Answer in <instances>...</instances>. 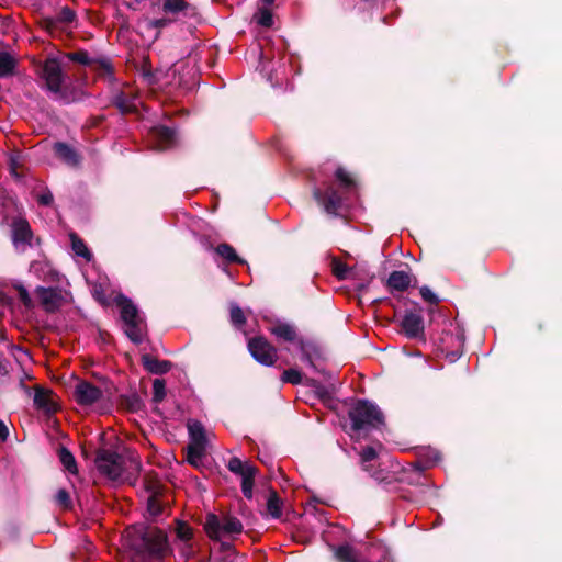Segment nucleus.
Masks as SVG:
<instances>
[{
	"label": "nucleus",
	"instance_id": "nucleus-1",
	"mask_svg": "<svg viewBox=\"0 0 562 562\" xmlns=\"http://www.w3.org/2000/svg\"><path fill=\"white\" fill-rule=\"evenodd\" d=\"M95 463L99 471L112 481L132 483L140 469L137 456H120L108 450L98 454Z\"/></svg>",
	"mask_w": 562,
	"mask_h": 562
},
{
	"label": "nucleus",
	"instance_id": "nucleus-2",
	"mask_svg": "<svg viewBox=\"0 0 562 562\" xmlns=\"http://www.w3.org/2000/svg\"><path fill=\"white\" fill-rule=\"evenodd\" d=\"M133 543L139 544L131 553L130 562H162L168 552L167 536L160 529H146Z\"/></svg>",
	"mask_w": 562,
	"mask_h": 562
},
{
	"label": "nucleus",
	"instance_id": "nucleus-3",
	"mask_svg": "<svg viewBox=\"0 0 562 562\" xmlns=\"http://www.w3.org/2000/svg\"><path fill=\"white\" fill-rule=\"evenodd\" d=\"M349 418L355 432L375 428L383 423L381 411L368 401H358L349 411Z\"/></svg>",
	"mask_w": 562,
	"mask_h": 562
},
{
	"label": "nucleus",
	"instance_id": "nucleus-4",
	"mask_svg": "<svg viewBox=\"0 0 562 562\" xmlns=\"http://www.w3.org/2000/svg\"><path fill=\"white\" fill-rule=\"evenodd\" d=\"M116 304L121 310L124 330L127 337L135 344L143 341L144 325L137 307L125 296L119 295Z\"/></svg>",
	"mask_w": 562,
	"mask_h": 562
},
{
	"label": "nucleus",
	"instance_id": "nucleus-5",
	"mask_svg": "<svg viewBox=\"0 0 562 562\" xmlns=\"http://www.w3.org/2000/svg\"><path fill=\"white\" fill-rule=\"evenodd\" d=\"M43 76L48 90L53 92L57 99L65 102H74L79 99V95L69 94L67 92V88L64 86L61 66L56 58H49L45 61Z\"/></svg>",
	"mask_w": 562,
	"mask_h": 562
},
{
	"label": "nucleus",
	"instance_id": "nucleus-6",
	"mask_svg": "<svg viewBox=\"0 0 562 562\" xmlns=\"http://www.w3.org/2000/svg\"><path fill=\"white\" fill-rule=\"evenodd\" d=\"M207 536L213 540H220L225 536L238 535L243 531L239 519L231 516L220 518L214 514H207L204 522Z\"/></svg>",
	"mask_w": 562,
	"mask_h": 562
},
{
	"label": "nucleus",
	"instance_id": "nucleus-7",
	"mask_svg": "<svg viewBox=\"0 0 562 562\" xmlns=\"http://www.w3.org/2000/svg\"><path fill=\"white\" fill-rule=\"evenodd\" d=\"M161 11L165 13L164 18L147 20L145 22L146 27H150L158 31L162 27L168 26L170 23L176 21L180 15H189L192 11L191 5L184 0H160Z\"/></svg>",
	"mask_w": 562,
	"mask_h": 562
},
{
	"label": "nucleus",
	"instance_id": "nucleus-8",
	"mask_svg": "<svg viewBox=\"0 0 562 562\" xmlns=\"http://www.w3.org/2000/svg\"><path fill=\"white\" fill-rule=\"evenodd\" d=\"M190 442L188 445L187 460L190 464L198 467L205 454L206 437L202 424L198 420L188 422Z\"/></svg>",
	"mask_w": 562,
	"mask_h": 562
},
{
	"label": "nucleus",
	"instance_id": "nucleus-9",
	"mask_svg": "<svg viewBox=\"0 0 562 562\" xmlns=\"http://www.w3.org/2000/svg\"><path fill=\"white\" fill-rule=\"evenodd\" d=\"M251 356L263 366H272L277 360V350L265 338L255 337L248 341Z\"/></svg>",
	"mask_w": 562,
	"mask_h": 562
},
{
	"label": "nucleus",
	"instance_id": "nucleus-10",
	"mask_svg": "<svg viewBox=\"0 0 562 562\" xmlns=\"http://www.w3.org/2000/svg\"><path fill=\"white\" fill-rule=\"evenodd\" d=\"M37 296L42 306L47 312H54L58 310L67 299V293L57 288H44L38 286L36 289Z\"/></svg>",
	"mask_w": 562,
	"mask_h": 562
},
{
	"label": "nucleus",
	"instance_id": "nucleus-11",
	"mask_svg": "<svg viewBox=\"0 0 562 562\" xmlns=\"http://www.w3.org/2000/svg\"><path fill=\"white\" fill-rule=\"evenodd\" d=\"M102 396V391L89 382L80 381L74 390V397L81 406H90L97 403Z\"/></svg>",
	"mask_w": 562,
	"mask_h": 562
},
{
	"label": "nucleus",
	"instance_id": "nucleus-12",
	"mask_svg": "<svg viewBox=\"0 0 562 562\" xmlns=\"http://www.w3.org/2000/svg\"><path fill=\"white\" fill-rule=\"evenodd\" d=\"M31 239L32 232L29 223L23 218L15 220L12 225V240L15 248L24 251L31 245Z\"/></svg>",
	"mask_w": 562,
	"mask_h": 562
},
{
	"label": "nucleus",
	"instance_id": "nucleus-13",
	"mask_svg": "<svg viewBox=\"0 0 562 562\" xmlns=\"http://www.w3.org/2000/svg\"><path fill=\"white\" fill-rule=\"evenodd\" d=\"M401 327L409 338H422L424 336V318L419 313H405L401 321Z\"/></svg>",
	"mask_w": 562,
	"mask_h": 562
},
{
	"label": "nucleus",
	"instance_id": "nucleus-14",
	"mask_svg": "<svg viewBox=\"0 0 562 562\" xmlns=\"http://www.w3.org/2000/svg\"><path fill=\"white\" fill-rule=\"evenodd\" d=\"M151 138L156 149L165 150L177 144L176 132L167 126H155L151 128Z\"/></svg>",
	"mask_w": 562,
	"mask_h": 562
},
{
	"label": "nucleus",
	"instance_id": "nucleus-15",
	"mask_svg": "<svg viewBox=\"0 0 562 562\" xmlns=\"http://www.w3.org/2000/svg\"><path fill=\"white\" fill-rule=\"evenodd\" d=\"M314 198L329 214H335L342 205L340 195L333 188H328L325 193L318 189L314 190Z\"/></svg>",
	"mask_w": 562,
	"mask_h": 562
},
{
	"label": "nucleus",
	"instance_id": "nucleus-16",
	"mask_svg": "<svg viewBox=\"0 0 562 562\" xmlns=\"http://www.w3.org/2000/svg\"><path fill=\"white\" fill-rule=\"evenodd\" d=\"M35 393L33 397L34 406L44 413L50 414L57 411L58 406L54 398L53 393L40 385L35 386Z\"/></svg>",
	"mask_w": 562,
	"mask_h": 562
},
{
	"label": "nucleus",
	"instance_id": "nucleus-17",
	"mask_svg": "<svg viewBox=\"0 0 562 562\" xmlns=\"http://www.w3.org/2000/svg\"><path fill=\"white\" fill-rule=\"evenodd\" d=\"M30 271L38 279L48 283H59L60 274L46 260H36L31 263Z\"/></svg>",
	"mask_w": 562,
	"mask_h": 562
},
{
	"label": "nucleus",
	"instance_id": "nucleus-18",
	"mask_svg": "<svg viewBox=\"0 0 562 562\" xmlns=\"http://www.w3.org/2000/svg\"><path fill=\"white\" fill-rule=\"evenodd\" d=\"M66 57L71 61L90 66L93 69L101 71L102 74L112 72L111 64L108 60H94L90 58V56L86 52L69 53L66 55Z\"/></svg>",
	"mask_w": 562,
	"mask_h": 562
},
{
	"label": "nucleus",
	"instance_id": "nucleus-19",
	"mask_svg": "<svg viewBox=\"0 0 562 562\" xmlns=\"http://www.w3.org/2000/svg\"><path fill=\"white\" fill-rule=\"evenodd\" d=\"M142 362L147 371L154 374H162L170 370L171 364L169 361H160L149 355L142 357Z\"/></svg>",
	"mask_w": 562,
	"mask_h": 562
},
{
	"label": "nucleus",
	"instance_id": "nucleus-20",
	"mask_svg": "<svg viewBox=\"0 0 562 562\" xmlns=\"http://www.w3.org/2000/svg\"><path fill=\"white\" fill-rule=\"evenodd\" d=\"M387 284L396 291H404L411 284V276L404 271H394L390 274Z\"/></svg>",
	"mask_w": 562,
	"mask_h": 562
},
{
	"label": "nucleus",
	"instance_id": "nucleus-21",
	"mask_svg": "<svg viewBox=\"0 0 562 562\" xmlns=\"http://www.w3.org/2000/svg\"><path fill=\"white\" fill-rule=\"evenodd\" d=\"M56 155L66 164L75 166L78 164L76 151L64 143H56L54 146Z\"/></svg>",
	"mask_w": 562,
	"mask_h": 562
},
{
	"label": "nucleus",
	"instance_id": "nucleus-22",
	"mask_svg": "<svg viewBox=\"0 0 562 562\" xmlns=\"http://www.w3.org/2000/svg\"><path fill=\"white\" fill-rule=\"evenodd\" d=\"M271 333L285 341H294L296 339V331L294 327L286 323H279L271 327Z\"/></svg>",
	"mask_w": 562,
	"mask_h": 562
},
{
	"label": "nucleus",
	"instance_id": "nucleus-23",
	"mask_svg": "<svg viewBox=\"0 0 562 562\" xmlns=\"http://www.w3.org/2000/svg\"><path fill=\"white\" fill-rule=\"evenodd\" d=\"M70 239H71V248H72L74 254L78 257H82L87 261H90L92 258V254L87 248L83 240H81L75 234L70 235Z\"/></svg>",
	"mask_w": 562,
	"mask_h": 562
},
{
	"label": "nucleus",
	"instance_id": "nucleus-24",
	"mask_svg": "<svg viewBox=\"0 0 562 562\" xmlns=\"http://www.w3.org/2000/svg\"><path fill=\"white\" fill-rule=\"evenodd\" d=\"M216 254L228 262L244 263L245 261L239 258L235 249L228 244H221L215 248Z\"/></svg>",
	"mask_w": 562,
	"mask_h": 562
},
{
	"label": "nucleus",
	"instance_id": "nucleus-25",
	"mask_svg": "<svg viewBox=\"0 0 562 562\" xmlns=\"http://www.w3.org/2000/svg\"><path fill=\"white\" fill-rule=\"evenodd\" d=\"M257 469L252 471L246 470V474L241 475V491L246 498H252L254 479L256 476Z\"/></svg>",
	"mask_w": 562,
	"mask_h": 562
},
{
	"label": "nucleus",
	"instance_id": "nucleus-26",
	"mask_svg": "<svg viewBox=\"0 0 562 562\" xmlns=\"http://www.w3.org/2000/svg\"><path fill=\"white\" fill-rule=\"evenodd\" d=\"M59 460L65 470H67L71 474L77 473V463L75 457L69 450H67L66 448H61L59 450Z\"/></svg>",
	"mask_w": 562,
	"mask_h": 562
},
{
	"label": "nucleus",
	"instance_id": "nucleus-27",
	"mask_svg": "<svg viewBox=\"0 0 562 562\" xmlns=\"http://www.w3.org/2000/svg\"><path fill=\"white\" fill-rule=\"evenodd\" d=\"M267 510L269 515L273 518H279L282 515V502L277 495V493L272 492L269 495L268 502H267Z\"/></svg>",
	"mask_w": 562,
	"mask_h": 562
},
{
	"label": "nucleus",
	"instance_id": "nucleus-28",
	"mask_svg": "<svg viewBox=\"0 0 562 562\" xmlns=\"http://www.w3.org/2000/svg\"><path fill=\"white\" fill-rule=\"evenodd\" d=\"M15 67V59L8 53H0V77L8 76Z\"/></svg>",
	"mask_w": 562,
	"mask_h": 562
},
{
	"label": "nucleus",
	"instance_id": "nucleus-29",
	"mask_svg": "<svg viewBox=\"0 0 562 562\" xmlns=\"http://www.w3.org/2000/svg\"><path fill=\"white\" fill-rule=\"evenodd\" d=\"M228 469L233 473L241 476V475L246 474V470L252 471V469H255V467L252 464H250L249 462H243L238 458H232L228 461Z\"/></svg>",
	"mask_w": 562,
	"mask_h": 562
},
{
	"label": "nucleus",
	"instance_id": "nucleus-30",
	"mask_svg": "<svg viewBox=\"0 0 562 562\" xmlns=\"http://www.w3.org/2000/svg\"><path fill=\"white\" fill-rule=\"evenodd\" d=\"M115 103L122 112H132L137 108L136 99H130L125 95V93H121L120 95H117Z\"/></svg>",
	"mask_w": 562,
	"mask_h": 562
},
{
	"label": "nucleus",
	"instance_id": "nucleus-31",
	"mask_svg": "<svg viewBox=\"0 0 562 562\" xmlns=\"http://www.w3.org/2000/svg\"><path fill=\"white\" fill-rule=\"evenodd\" d=\"M336 178L340 182V186L346 190H351L356 186L355 180L342 168H338L336 170Z\"/></svg>",
	"mask_w": 562,
	"mask_h": 562
},
{
	"label": "nucleus",
	"instance_id": "nucleus-32",
	"mask_svg": "<svg viewBox=\"0 0 562 562\" xmlns=\"http://www.w3.org/2000/svg\"><path fill=\"white\" fill-rule=\"evenodd\" d=\"M166 395V385L162 380L156 379L153 383V400L155 403H160Z\"/></svg>",
	"mask_w": 562,
	"mask_h": 562
},
{
	"label": "nucleus",
	"instance_id": "nucleus-33",
	"mask_svg": "<svg viewBox=\"0 0 562 562\" xmlns=\"http://www.w3.org/2000/svg\"><path fill=\"white\" fill-rule=\"evenodd\" d=\"M176 532H177V537L178 539L182 542V543H188L189 540L191 539L192 537V529L183 524V522H179L178 526H177V529H176Z\"/></svg>",
	"mask_w": 562,
	"mask_h": 562
},
{
	"label": "nucleus",
	"instance_id": "nucleus-34",
	"mask_svg": "<svg viewBox=\"0 0 562 562\" xmlns=\"http://www.w3.org/2000/svg\"><path fill=\"white\" fill-rule=\"evenodd\" d=\"M231 321L237 327H241L246 322L244 312L237 305L231 306Z\"/></svg>",
	"mask_w": 562,
	"mask_h": 562
},
{
	"label": "nucleus",
	"instance_id": "nucleus-35",
	"mask_svg": "<svg viewBox=\"0 0 562 562\" xmlns=\"http://www.w3.org/2000/svg\"><path fill=\"white\" fill-rule=\"evenodd\" d=\"M333 271L334 274L340 280L349 278L350 274L348 266L339 261H334Z\"/></svg>",
	"mask_w": 562,
	"mask_h": 562
},
{
	"label": "nucleus",
	"instance_id": "nucleus-36",
	"mask_svg": "<svg viewBox=\"0 0 562 562\" xmlns=\"http://www.w3.org/2000/svg\"><path fill=\"white\" fill-rule=\"evenodd\" d=\"M282 381L299 384L302 381L301 372L295 369L285 370L282 374Z\"/></svg>",
	"mask_w": 562,
	"mask_h": 562
},
{
	"label": "nucleus",
	"instance_id": "nucleus-37",
	"mask_svg": "<svg viewBox=\"0 0 562 562\" xmlns=\"http://www.w3.org/2000/svg\"><path fill=\"white\" fill-rule=\"evenodd\" d=\"M257 22L265 27L271 26L273 23L271 12L267 9L260 10L257 14Z\"/></svg>",
	"mask_w": 562,
	"mask_h": 562
},
{
	"label": "nucleus",
	"instance_id": "nucleus-38",
	"mask_svg": "<svg viewBox=\"0 0 562 562\" xmlns=\"http://www.w3.org/2000/svg\"><path fill=\"white\" fill-rule=\"evenodd\" d=\"M378 457V451L374 447H367L360 452L361 462L363 465L366 463L374 460Z\"/></svg>",
	"mask_w": 562,
	"mask_h": 562
},
{
	"label": "nucleus",
	"instance_id": "nucleus-39",
	"mask_svg": "<svg viewBox=\"0 0 562 562\" xmlns=\"http://www.w3.org/2000/svg\"><path fill=\"white\" fill-rule=\"evenodd\" d=\"M171 69H169L167 72H162V70L157 69L154 74H150V81L155 83H159L161 86L167 85L168 81L165 80V78L169 77V72ZM172 74H175V70H172Z\"/></svg>",
	"mask_w": 562,
	"mask_h": 562
},
{
	"label": "nucleus",
	"instance_id": "nucleus-40",
	"mask_svg": "<svg viewBox=\"0 0 562 562\" xmlns=\"http://www.w3.org/2000/svg\"><path fill=\"white\" fill-rule=\"evenodd\" d=\"M56 502L64 508H69L71 505L70 495L66 490H59L56 494Z\"/></svg>",
	"mask_w": 562,
	"mask_h": 562
},
{
	"label": "nucleus",
	"instance_id": "nucleus-41",
	"mask_svg": "<svg viewBox=\"0 0 562 562\" xmlns=\"http://www.w3.org/2000/svg\"><path fill=\"white\" fill-rule=\"evenodd\" d=\"M147 509L150 513V515H153V516L160 514L161 507L156 497L151 496L148 498Z\"/></svg>",
	"mask_w": 562,
	"mask_h": 562
},
{
	"label": "nucleus",
	"instance_id": "nucleus-42",
	"mask_svg": "<svg viewBox=\"0 0 562 562\" xmlns=\"http://www.w3.org/2000/svg\"><path fill=\"white\" fill-rule=\"evenodd\" d=\"M420 295L425 301H427L429 303L438 302L437 295L427 286L420 288Z\"/></svg>",
	"mask_w": 562,
	"mask_h": 562
},
{
	"label": "nucleus",
	"instance_id": "nucleus-43",
	"mask_svg": "<svg viewBox=\"0 0 562 562\" xmlns=\"http://www.w3.org/2000/svg\"><path fill=\"white\" fill-rule=\"evenodd\" d=\"M19 296L25 306L30 307L32 305L31 296L24 286L19 289Z\"/></svg>",
	"mask_w": 562,
	"mask_h": 562
},
{
	"label": "nucleus",
	"instance_id": "nucleus-44",
	"mask_svg": "<svg viewBox=\"0 0 562 562\" xmlns=\"http://www.w3.org/2000/svg\"><path fill=\"white\" fill-rule=\"evenodd\" d=\"M38 202L43 205H49L53 202V195L50 192L43 193L38 196Z\"/></svg>",
	"mask_w": 562,
	"mask_h": 562
},
{
	"label": "nucleus",
	"instance_id": "nucleus-45",
	"mask_svg": "<svg viewBox=\"0 0 562 562\" xmlns=\"http://www.w3.org/2000/svg\"><path fill=\"white\" fill-rule=\"evenodd\" d=\"M9 437V429L7 425L0 419V440L5 441Z\"/></svg>",
	"mask_w": 562,
	"mask_h": 562
},
{
	"label": "nucleus",
	"instance_id": "nucleus-46",
	"mask_svg": "<svg viewBox=\"0 0 562 562\" xmlns=\"http://www.w3.org/2000/svg\"><path fill=\"white\" fill-rule=\"evenodd\" d=\"M93 295H94V297H95L99 302H101V303H103V304L105 303V299H104V296H103V294H102L101 290H100L98 286H94V288H93Z\"/></svg>",
	"mask_w": 562,
	"mask_h": 562
},
{
	"label": "nucleus",
	"instance_id": "nucleus-47",
	"mask_svg": "<svg viewBox=\"0 0 562 562\" xmlns=\"http://www.w3.org/2000/svg\"><path fill=\"white\" fill-rule=\"evenodd\" d=\"M63 15H64V20L68 21V22L72 21V19H74V13L70 10H65L63 12Z\"/></svg>",
	"mask_w": 562,
	"mask_h": 562
},
{
	"label": "nucleus",
	"instance_id": "nucleus-48",
	"mask_svg": "<svg viewBox=\"0 0 562 562\" xmlns=\"http://www.w3.org/2000/svg\"><path fill=\"white\" fill-rule=\"evenodd\" d=\"M8 374V369L5 363L0 359V375Z\"/></svg>",
	"mask_w": 562,
	"mask_h": 562
},
{
	"label": "nucleus",
	"instance_id": "nucleus-49",
	"mask_svg": "<svg viewBox=\"0 0 562 562\" xmlns=\"http://www.w3.org/2000/svg\"><path fill=\"white\" fill-rule=\"evenodd\" d=\"M21 387L23 389V391H24L27 395H30V394H31V389H30V387H27V386H25L22 382H21Z\"/></svg>",
	"mask_w": 562,
	"mask_h": 562
},
{
	"label": "nucleus",
	"instance_id": "nucleus-50",
	"mask_svg": "<svg viewBox=\"0 0 562 562\" xmlns=\"http://www.w3.org/2000/svg\"><path fill=\"white\" fill-rule=\"evenodd\" d=\"M274 0H262L266 4H272Z\"/></svg>",
	"mask_w": 562,
	"mask_h": 562
},
{
	"label": "nucleus",
	"instance_id": "nucleus-51",
	"mask_svg": "<svg viewBox=\"0 0 562 562\" xmlns=\"http://www.w3.org/2000/svg\"><path fill=\"white\" fill-rule=\"evenodd\" d=\"M375 479L379 480V481L384 480V477H380V476H376Z\"/></svg>",
	"mask_w": 562,
	"mask_h": 562
}]
</instances>
